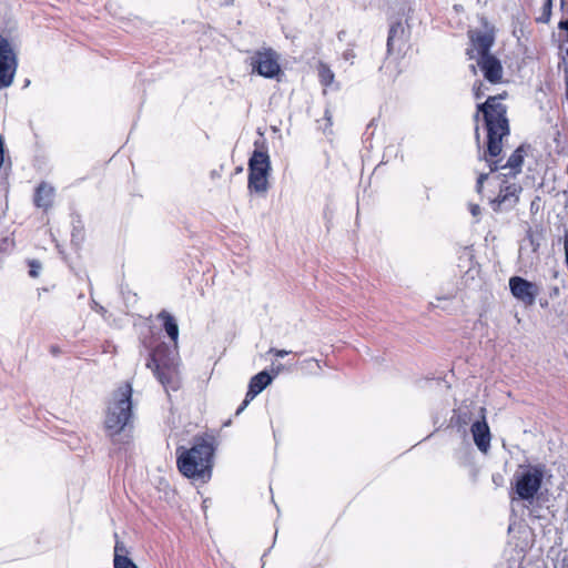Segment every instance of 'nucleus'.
<instances>
[{"label":"nucleus","mask_w":568,"mask_h":568,"mask_svg":"<svg viewBox=\"0 0 568 568\" xmlns=\"http://www.w3.org/2000/svg\"><path fill=\"white\" fill-rule=\"evenodd\" d=\"M318 77L320 81L324 87H329L334 82V72L331 68L325 63H320L318 65Z\"/></svg>","instance_id":"6ab92c4d"},{"label":"nucleus","mask_w":568,"mask_h":568,"mask_svg":"<svg viewBox=\"0 0 568 568\" xmlns=\"http://www.w3.org/2000/svg\"><path fill=\"white\" fill-rule=\"evenodd\" d=\"M469 211L474 217H478L480 214V207L478 204H469Z\"/></svg>","instance_id":"bb28decb"},{"label":"nucleus","mask_w":568,"mask_h":568,"mask_svg":"<svg viewBox=\"0 0 568 568\" xmlns=\"http://www.w3.org/2000/svg\"><path fill=\"white\" fill-rule=\"evenodd\" d=\"M304 364L310 369H313V368L321 369L320 362L317 359H315V358H308V359L304 361Z\"/></svg>","instance_id":"b1692460"},{"label":"nucleus","mask_w":568,"mask_h":568,"mask_svg":"<svg viewBox=\"0 0 568 568\" xmlns=\"http://www.w3.org/2000/svg\"><path fill=\"white\" fill-rule=\"evenodd\" d=\"M29 274L31 277H37L40 273V270H41V264L36 261V260H32L29 262Z\"/></svg>","instance_id":"4be33fe9"},{"label":"nucleus","mask_w":568,"mask_h":568,"mask_svg":"<svg viewBox=\"0 0 568 568\" xmlns=\"http://www.w3.org/2000/svg\"><path fill=\"white\" fill-rule=\"evenodd\" d=\"M252 72L265 79H275L281 72L280 54L272 48H261L250 57Z\"/></svg>","instance_id":"423d86ee"},{"label":"nucleus","mask_w":568,"mask_h":568,"mask_svg":"<svg viewBox=\"0 0 568 568\" xmlns=\"http://www.w3.org/2000/svg\"><path fill=\"white\" fill-rule=\"evenodd\" d=\"M467 423H468L467 415L460 412L457 415V424L460 425V426H465V425H467Z\"/></svg>","instance_id":"393cba45"},{"label":"nucleus","mask_w":568,"mask_h":568,"mask_svg":"<svg viewBox=\"0 0 568 568\" xmlns=\"http://www.w3.org/2000/svg\"><path fill=\"white\" fill-rule=\"evenodd\" d=\"M125 551L123 544L116 540L114 546V568H138V566L122 552Z\"/></svg>","instance_id":"f3484780"},{"label":"nucleus","mask_w":568,"mask_h":568,"mask_svg":"<svg viewBox=\"0 0 568 568\" xmlns=\"http://www.w3.org/2000/svg\"><path fill=\"white\" fill-rule=\"evenodd\" d=\"M489 180H483V179H479L477 180V184H476V190L477 192H481L483 187H484V183L485 182H488Z\"/></svg>","instance_id":"c85d7f7f"},{"label":"nucleus","mask_w":568,"mask_h":568,"mask_svg":"<svg viewBox=\"0 0 568 568\" xmlns=\"http://www.w3.org/2000/svg\"><path fill=\"white\" fill-rule=\"evenodd\" d=\"M484 89H485V85L481 82L476 83L474 85V95L477 100L481 99L485 95Z\"/></svg>","instance_id":"5701e85b"},{"label":"nucleus","mask_w":568,"mask_h":568,"mask_svg":"<svg viewBox=\"0 0 568 568\" xmlns=\"http://www.w3.org/2000/svg\"><path fill=\"white\" fill-rule=\"evenodd\" d=\"M270 353H273L277 357H284V356L288 355L291 352L285 351V349L271 348Z\"/></svg>","instance_id":"a878e982"},{"label":"nucleus","mask_w":568,"mask_h":568,"mask_svg":"<svg viewBox=\"0 0 568 568\" xmlns=\"http://www.w3.org/2000/svg\"><path fill=\"white\" fill-rule=\"evenodd\" d=\"M478 178H480V179L487 178V174L486 173H481Z\"/></svg>","instance_id":"473e14b6"},{"label":"nucleus","mask_w":568,"mask_h":568,"mask_svg":"<svg viewBox=\"0 0 568 568\" xmlns=\"http://www.w3.org/2000/svg\"><path fill=\"white\" fill-rule=\"evenodd\" d=\"M561 7L565 10L567 19H568V3L565 0H561Z\"/></svg>","instance_id":"c756f323"},{"label":"nucleus","mask_w":568,"mask_h":568,"mask_svg":"<svg viewBox=\"0 0 568 568\" xmlns=\"http://www.w3.org/2000/svg\"><path fill=\"white\" fill-rule=\"evenodd\" d=\"M213 455V444L204 438H197L190 449H178L176 465L183 476L206 481L211 478Z\"/></svg>","instance_id":"f03ea898"},{"label":"nucleus","mask_w":568,"mask_h":568,"mask_svg":"<svg viewBox=\"0 0 568 568\" xmlns=\"http://www.w3.org/2000/svg\"><path fill=\"white\" fill-rule=\"evenodd\" d=\"M146 367L152 369L164 389L178 390L181 386L180 358L178 351H172L166 344H159L150 354Z\"/></svg>","instance_id":"7ed1b4c3"},{"label":"nucleus","mask_w":568,"mask_h":568,"mask_svg":"<svg viewBox=\"0 0 568 568\" xmlns=\"http://www.w3.org/2000/svg\"><path fill=\"white\" fill-rule=\"evenodd\" d=\"M486 409L484 407L480 408V419L476 420L470 426V432L474 438V443L477 446V448L483 452L487 453L490 448V430L488 427V424L486 422L485 416Z\"/></svg>","instance_id":"1a4fd4ad"},{"label":"nucleus","mask_w":568,"mask_h":568,"mask_svg":"<svg viewBox=\"0 0 568 568\" xmlns=\"http://www.w3.org/2000/svg\"><path fill=\"white\" fill-rule=\"evenodd\" d=\"M240 172H242V168L236 169V173H240Z\"/></svg>","instance_id":"72a5a7b5"},{"label":"nucleus","mask_w":568,"mask_h":568,"mask_svg":"<svg viewBox=\"0 0 568 568\" xmlns=\"http://www.w3.org/2000/svg\"><path fill=\"white\" fill-rule=\"evenodd\" d=\"M54 199V187L47 182H41L36 190L34 203L38 207L48 210Z\"/></svg>","instance_id":"dca6fc26"},{"label":"nucleus","mask_w":568,"mask_h":568,"mask_svg":"<svg viewBox=\"0 0 568 568\" xmlns=\"http://www.w3.org/2000/svg\"><path fill=\"white\" fill-rule=\"evenodd\" d=\"M325 119L327 120L328 124L332 125V115L328 110L325 111Z\"/></svg>","instance_id":"7c9ffc66"},{"label":"nucleus","mask_w":568,"mask_h":568,"mask_svg":"<svg viewBox=\"0 0 568 568\" xmlns=\"http://www.w3.org/2000/svg\"><path fill=\"white\" fill-rule=\"evenodd\" d=\"M499 193L497 196L493 197L488 195V200L491 203H496L497 205L501 204H513L517 201V194L520 191V187L516 184H509L508 180H504L501 184L498 185Z\"/></svg>","instance_id":"4468645a"},{"label":"nucleus","mask_w":568,"mask_h":568,"mask_svg":"<svg viewBox=\"0 0 568 568\" xmlns=\"http://www.w3.org/2000/svg\"><path fill=\"white\" fill-rule=\"evenodd\" d=\"M132 386L121 385L112 395L104 418L105 430L112 439L125 430L133 420Z\"/></svg>","instance_id":"20e7f679"},{"label":"nucleus","mask_w":568,"mask_h":568,"mask_svg":"<svg viewBox=\"0 0 568 568\" xmlns=\"http://www.w3.org/2000/svg\"><path fill=\"white\" fill-rule=\"evenodd\" d=\"M509 290L511 295L526 306H532L540 293L539 286L520 276L509 278Z\"/></svg>","instance_id":"6e6552de"},{"label":"nucleus","mask_w":568,"mask_h":568,"mask_svg":"<svg viewBox=\"0 0 568 568\" xmlns=\"http://www.w3.org/2000/svg\"><path fill=\"white\" fill-rule=\"evenodd\" d=\"M18 69V57L10 41L0 34V89L9 88Z\"/></svg>","instance_id":"0eeeda50"},{"label":"nucleus","mask_w":568,"mask_h":568,"mask_svg":"<svg viewBox=\"0 0 568 568\" xmlns=\"http://www.w3.org/2000/svg\"><path fill=\"white\" fill-rule=\"evenodd\" d=\"M477 64L488 82L498 83L501 81L503 67L496 57L491 54L479 57L477 58Z\"/></svg>","instance_id":"9b49d317"},{"label":"nucleus","mask_w":568,"mask_h":568,"mask_svg":"<svg viewBox=\"0 0 568 568\" xmlns=\"http://www.w3.org/2000/svg\"><path fill=\"white\" fill-rule=\"evenodd\" d=\"M158 318L162 322L165 333L168 334L169 338L173 342L174 347L172 351H176L179 341L178 321L173 315H171L169 312L164 310L158 314Z\"/></svg>","instance_id":"2eb2a0df"},{"label":"nucleus","mask_w":568,"mask_h":568,"mask_svg":"<svg viewBox=\"0 0 568 568\" xmlns=\"http://www.w3.org/2000/svg\"><path fill=\"white\" fill-rule=\"evenodd\" d=\"M564 248H565L566 262H567V266H568V230L565 232Z\"/></svg>","instance_id":"cd10ccee"},{"label":"nucleus","mask_w":568,"mask_h":568,"mask_svg":"<svg viewBox=\"0 0 568 568\" xmlns=\"http://www.w3.org/2000/svg\"><path fill=\"white\" fill-rule=\"evenodd\" d=\"M551 9H552V0H546L542 6V13L540 18H538V21L547 23L550 20L551 17Z\"/></svg>","instance_id":"412c9836"},{"label":"nucleus","mask_w":568,"mask_h":568,"mask_svg":"<svg viewBox=\"0 0 568 568\" xmlns=\"http://www.w3.org/2000/svg\"><path fill=\"white\" fill-rule=\"evenodd\" d=\"M272 379L273 377L265 371L254 375L250 381L248 390L245 395V399L243 400L242 405L237 408L236 415H240L248 405V403L272 383Z\"/></svg>","instance_id":"9d476101"},{"label":"nucleus","mask_w":568,"mask_h":568,"mask_svg":"<svg viewBox=\"0 0 568 568\" xmlns=\"http://www.w3.org/2000/svg\"><path fill=\"white\" fill-rule=\"evenodd\" d=\"M268 187V180H248V190L251 193L264 195Z\"/></svg>","instance_id":"aec40b11"},{"label":"nucleus","mask_w":568,"mask_h":568,"mask_svg":"<svg viewBox=\"0 0 568 568\" xmlns=\"http://www.w3.org/2000/svg\"><path fill=\"white\" fill-rule=\"evenodd\" d=\"M404 26L400 21L395 22L390 26L388 38H387V49L390 51L397 40L402 38L404 34Z\"/></svg>","instance_id":"a211bd4d"},{"label":"nucleus","mask_w":568,"mask_h":568,"mask_svg":"<svg viewBox=\"0 0 568 568\" xmlns=\"http://www.w3.org/2000/svg\"><path fill=\"white\" fill-rule=\"evenodd\" d=\"M248 178H266L270 170L268 154L258 150L254 151L248 161Z\"/></svg>","instance_id":"ddd939ff"},{"label":"nucleus","mask_w":568,"mask_h":568,"mask_svg":"<svg viewBox=\"0 0 568 568\" xmlns=\"http://www.w3.org/2000/svg\"><path fill=\"white\" fill-rule=\"evenodd\" d=\"M544 480L541 466L528 465L520 467L513 481V489L520 500L532 501L538 494Z\"/></svg>","instance_id":"39448f33"},{"label":"nucleus","mask_w":568,"mask_h":568,"mask_svg":"<svg viewBox=\"0 0 568 568\" xmlns=\"http://www.w3.org/2000/svg\"><path fill=\"white\" fill-rule=\"evenodd\" d=\"M473 49L467 51L470 59H477L483 55H490L489 50L494 43V38L486 32H476L470 37Z\"/></svg>","instance_id":"f8f14e48"},{"label":"nucleus","mask_w":568,"mask_h":568,"mask_svg":"<svg viewBox=\"0 0 568 568\" xmlns=\"http://www.w3.org/2000/svg\"><path fill=\"white\" fill-rule=\"evenodd\" d=\"M507 93L503 92L491 95L485 102L477 104L475 120L478 122L481 114L487 131V155L490 171L498 169H509V174L516 175L520 172L524 162V149L519 146L508 158L505 164H499L496 158L500 154L503 148V138L509 134V121L507 118V106L501 103Z\"/></svg>","instance_id":"f257e3e1"},{"label":"nucleus","mask_w":568,"mask_h":568,"mask_svg":"<svg viewBox=\"0 0 568 568\" xmlns=\"http://www.w3.org/2000/svg\"><path fill=\"white\" fill-rule=\"evenodd\" d=\"M281 371V367H277L276 369H273L274 376H276Z\"/></svg>","instance_id":"2f4dec72"}]
</instances>
